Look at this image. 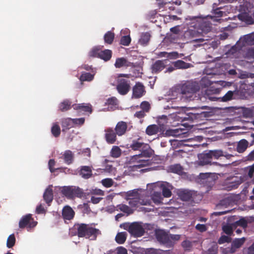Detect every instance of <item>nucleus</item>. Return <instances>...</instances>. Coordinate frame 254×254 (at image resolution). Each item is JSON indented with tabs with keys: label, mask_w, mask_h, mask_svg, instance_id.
I'll return each instance as SVG.
<instances>
[{
	"label": "nucleus",
	"mask_w": 254,
	"mask_h": 254,
	"mask_svg": "<svg viewBox=\"0 0 254 254\" xmlns=\"http://www.w3.org/2000/svg\"><path fill=\"white\" fill-rule=\"evenodd\" d=\"M69 234L72 236L84 238L90 241H95L101 235V231L93 224L75 223L70 229Z\"/></svg>",
	"instance_id": "obj_1"
},
{
	"label": "nucleus",
	"mask_w": 254,
	"mask_h": 254,
	"mask_svg": "<svg viewBox=\"0 0 254 254\" xmlns=\"http://www.w3.org/2000/svg\"><path fill=\"white\" fill-rule=\"evenodd\" d=\"M186 20H190V27L194 28V30L190 29L188 33L192 37H195L200 33H207L211 30V23L210 21L200 16H188Z\"/></svg>",
	"instance_id": "obj_2"
},
{
	"label": "nucleus",
	"mask_w": 254,
	"mask_h": 254,
	"mask_svg": "<svg viewBox=\"0 0 254 254\" xmlns=\"http://www.w3.org/2000/svg\"><path fill=\"white\" fill-rule=\"evenodd\" d=\"M155 236L160 243L169 248L173 247L175 243L179 241L181 237L180 235L168 234L163 230L157 231Z\"/></svg>",
	"instance_id": "obj_3"
},
{
	"label": "nucleus",
	"mask_w": 254,
	"mask_h": 254,
	"mask_svg": "<svg viewBox=\"0 0 254 254\" xmlns=\"http://www.w3.org/2000/svg\"><path fill=\"white\" fill-rule=\"evenodd\" d=\"M177 195L181 200L191 203H198L202 199V196L196 191L188 190H178Z\"/></svg>",
	"instance_id": "obj_4"
},
{
	"label": "nucleus",
	"mask_w": 254,
	"mask_h": 254,
	"mask_svg": "<svg viewBox=\"0 0 254 254\" xmlns=\"http://www.w3.org/2000/svg\"><path fill=\"white\" fill-rule=\"evenodd\" d=\"M61 191L62 194L67 198H82L85 196L83 190L75 186L64 187Z\"/></svg>",
	"instance_id": "obj_5"
},
{
	"label": "nucleus",
	"mask_w": 254,
	"mask_h": 254,
	"mask_svg": "<svg viewBox=\"0 0 254 254\" xmlns=\"http://www.w3.org/2000/svg\"><path fill=\"white\" fill-rule=\"evenodd\" d=\"M123 228L127 230L132 236L135 237L142 236L145 230L141 224L137 222L131 223H125L123 224Z\"/></svg>",
	"instance_id": "obj_6"
},
{
	"label": "nucleus",
	"mask_w": 254,
	"mask_h": 254,
	"mask_svg": "<svg viewBox=\"0 0 254 254\" xmlns=\"http://www.w3.org/2000/svg\"><path fill=\"white\" fill-rule=\"evenodd\" d=\"M200 89V85L198 82L188 81L183 84L181 87L182 94H193Z\"/></svg>",
	"instance_id": "obj_7"
},
{
	"label": "nucleus",
	"mask_w": 254,
	"mask_h": 254,
	"mask_svg": "<svg viewBox=\"0 0 254 254\" xmlns=\"http://www.w3.org/2000/svg\"><path fill=\"white\" fill-rule=\"evenodd\" d=\"M131 82L129 79L118 78L116 85V90L121 95H127L131 89Z\"/></svg>",
	"instance_id": "obj_8"
},
{
	"label": "nucleus",
	"mask_w": 254,
	"mask_h": 254,
	"mask_svg": "<svg viewBox=\"0 0 254 254\" xmlns=\"http://www.w3.org/2000/svg\"><path fill=\"white\" fill-rule=\"evenodd\" d=\"M198 165L199 166L214 165L217 166H222L221 164L217 162H212L211 155L209 151H205L198 155Z\"/></svg>",
	"instance_id": "obj_9"
},
{
	"label": "nucleus",
	"mask_w": 254,
	"mask_h": 254,
	"mask_svg": "<svg viewBox=\"0 0 254 254\" xmlns=\"http://www.w3.org/2000/svg\"><path fill=\"white\" fill-rule=\"evenodd\" d=\"M37 224L32 217L31 214H26L20 219L19 222V227L21 229L25 228H31L35 227Z\"/></svg>",
	"instance_id": "obj_10"
},
{
	"label": "nucleus",
	"mask_w": 254,
	"mask_h": 254,
	"mask_svg": "<svg viewBox=\"0 0 254 254\" xmlns=\"http://www.w3.org/2000/svg\"><path fill=\"white\" fill-rule=\"evenodd\" d=\"M242 181L237 177L233 176L228 178L224 182V189L227 190H231L238 188Z\"/></svg>",
	"instance_id": "obj_11"
},
{
	"label": "nucleus",
	"mask_w": 254,
	"mask_h": 254,
	"mask_svg": "<svg viewBox=\"0 0 254 254\" xmlns=\"http://www.w3.org/2000/svg\"><path fill=\"white\" fill-rule=\"evenodd\" d=\"M145 87L141 82H138L132 87V98L138 99L141 98L145 93Z\"/></svg>",
	"instance_id": "obj_12"
},
{
	"label": "nucleus",
	"mask_w": 254,
	"mask_h": 254,
	"mask_svg": "<svg viewBox=\"0 0 254 254\" xmlns=\"http://www.w3.org/2000/svg\"><path fill=\"white\" fill-rule=\"evenodd\" d=\"M165 130V126L163 125L160 124L159 126L151 125L146 127L145 132L147 135L151 136L156 134L158 132L163 133Z\"/></svg>",
	"instance_id": "obj_13"
},
{
	"label": "nucleus",
	"mask_w": 254,
	"mask_h": 254,
	"mask_svg": "<svg viewBox=\"0 0 254 254\" xmlns=\"http://www.w3.org/2000/svg\"><path fill=\"white\" fill-rule=\"evenodd\" d=\"M209 152L212 159H218L220 157L224 156L228 160H231L232 158L234 157V155L224 152L222 150H209Z\"/></svg>",
	"instance_id": "obj_14"
},
{
	"label": "nucleus",
	"mask_w": 254,
	"mask_h": 254,
	"mask_svg": "<svg viewBox=\"0 0 254 254\" xmlns=\"http://www.w3.org/2000/svg\"><path fill=\"white\" fill-rule=\"evenodd\" d=\"M72 107L74 110L78 111L79 113L91 114L92 112V106L90 104H75L72 105Z\"/></svg>",
	"instance_id": "obj_15"
},
{
	"label": "nucleus",
	"mask_w": 254,
	"mask_h": 254,
	"mask_svg": "<svg viewBox=\"0 0 254 254\" xmlns=\"http://www.w3.org/2000/svg\"><path fill=\"white\" fill-rule=\"evenodd\" d=\"M167 62V60L156 61L152 65L151 69L152 72L157 73L162 71L165 67Z\"/></svg>",
	"instance_id": "obj_16"
},
{
	"label": "nucleus",
	"mask_w": 254,
	"mask_h": 254,
	"mask_svg": "<svg viewBox=\"0 0 254 254\" xmlns=\"http://www.w3.org/2000/svg\"><path fill=\"white\" fill-rule=\"evenodd\" d=\"M132 161H135L136 162V164L133 165L132 166H130L131 168V170L134 171L137 169H139L143 167L148 166L151 164V161L149 159H142V158H139L138 159H133L132 158Z\"/></svg>",
	"instance_id": "obj_17"
},
{
	"label": "nucleus",
	"mask_w": 254,
	"mask_h": 254,
	"mask_svg": "<svg viewBox=\"0 0 254 254\" xmlns=\"http://www.w3.org/2000/svg\"><path fill=\"white\" fill-rule=\"evenodd\" d=\"M79 175L84 179H88L92 176V167L82 166L80 168Z\"/></svg>",
	"instance_id": "obj_18"
},
{
	"label": "nucleus",
	"mask_w": 254,
	"mask_h": 254,
	"mask_svg": "<svg viewBox=\"0 0 254 254\" xmlns=\"http://www.w3.org/2000/svg\"><path fill=\"white\" fill-rule=\"evenodd\" d=\"M105 138L108 143L113 144L116 140L117 134L111 128H107L105 130Z\"/></svg>",
	"instance_id": "obj_19"
},
{
	"label": "nucleus",
	"mask_w": 254,
	"mask_h": 254,
	"mask_svg": "<svg viewBox=\"0 0 254 254\" xmlns=\"http://www.w3.org/2000/svg\"><path fill=\"white\" fill-rule=\"evenodd\" d=\"M127 127V123L123 121L119 122L115 128V132L118 135L122 136L126 133Z\"/></svg>",
	"instance_id": "obj_20"
},
{
	"label": "nucleus",
	"mask_w": 254,
	"mask_h": 254,
	"mask_svg": "<svg viewBox=\"0 0 254 254\" xmlns=\"http://www.w3.org/2000/svg\"><path fill=\"white\" fill-rule=\"evenodd\" d=\"M74 215V212L69 206L64 207L62 211V216L64 219L70 220L72 219Z\"/></svg>",
	"instance_id": "obj_21"
},
{
	"label": "nucleus",
	"mask_w": 254,
	"mask_h": 254,
	"mask_svg": "<svg viewBox=\"0 0 254 254\" xmlns=\"http://www.w3.org/2000/svg\"><path fill=\"white\" fill-rule=\"evenodd\" d=\"M62 158L65 164L70 165L73 162L74 156L71 151L67 150L64 152Z\"/></svg>",
	"instance_id": "obj_22"
},
{
	"label": "nucleus",
	"mask_w": 254,
	"mask_h": 254,
	"mask_svg": "<svg viewBox=\"0 0 254 254\" xmlns=\"http://www.w3.org/2000/svg\"><path fill=\"white\" fill-rule=\"evenodd\" d=\"M238 90L235 89L234 91H228L221 98V101L222 102H228L235 98V96L238 95Z\"/></svg>",
	"instance_id": "obj_23"
},
{
	"label": "nucleus",
	"mask_w": 254,
	"mask_h": 254,
	"mask_svg": "<svg viewBox=\"0 0 254 254\" xmlns=\"http://www.w3.org/2000/svg\"><path fill=\"white\" fill-rule=\"evenodd\" d=\"M43 198L45 202L50 205V203L53 199V192L51 188L48 187L46 189L43 194Z\"/></svg>",
	"instance_id": "obj_24"
},
{
	"label": "nucleus",
	"mask_w": 254,
	"mask_h": 254,
	"mask_svg": "<svg viewBox=\"0 0 254 254\" xmlns=\"http://www.w3.org/2000/svg\"><path fill=\"white\" fill-rule=\"evenodd\" d=\"M172 64L176 67V69H187L192 66L191 64L186 63L181 60L174 62Z\"/></svg>",
	"instance_id": "obj_25"
},
{
	"label": "nucleus",
	"mask_w": 254,
	"mask_h": 254,
	"mask_svg": "<svg viewBox=\"0 0 254 254\" xmlns=\"http://www.w3.org/2000/svg\"><path fill=\"white\" fill-rule=\"evenodd\" d=\"M150 200H141L140 199L133 198L131 199L129 201V204L133 207H138L139 205H147L150 204Z\"/></svg>",
	"instance_id": "obj_26"
},
{
	"label": "nucleus",
	"mask_w": 254,
	"mask_h": 254,
	"mask_svg": "<svg viewBox=\"0 0 254 254\" xmlns=\"http://www.w3.org/2000/svg\"><path fill=\"white\" fill-rule=\"evenodd\" d=\"M73 119L67 118L64 119L62 121V127H63V131H64L66 130L73 127Z\"/></svg>",
	"instance_id": "obj_27"
},
{
	"label": "nucleus",
	"mask_w": 254,
	"mask_h": 254,
	"mask_svg": "<svg viewBox=\"0 0 254 254\" xmlns=\"http://www.w3.org/2000/svg\"><path fill=\"white\" fill-rule=\"evenodd\" d=\"M112 52L110 50L106 49L101 50L100 52L99 58L103 60L104 61H109L112 57Z\"/></svg>",
	"instance_id": "obj_28"
},
{
	"label": "nucleus",
	"mask_w": 254,
	"mask_h": 254,
	"mask_svg": "<svg viewBox=\"0 0 254 254\" xmlns=\"http://www.w3.org/2000/svg\"><path fill=\"white\" fill-rule=\"evenodd\" d=\"M248 146V142L246 139H242L239 141L237 146V151L239 153L244 152Z\"/></svg>",
	"instance_id": "obj_29"
},
{
	"label": "nucleus",
	"mask_w": 254,
	"mask_h": 254,
	"mask_svg": "<svg viewBox=\"0 0 254 254\" xmlns=\"http://www.w3.org/2000/svg\"><path fill=\"white\" fill-rule=\"evenodd\" d=\"M71 107V102L67 99L64 100L59 106V109L62 112L69 110Z\"/></svg>",
	"instance_id": "obj_30"
},
{
	"label": "nucleus",
	"mask_w": 254,
	"mask_h": 254,
	"mask_svg": "<svg viewBox=\"0 0 254 254\" xmlns=\"http://www.w3.org/2000/svg\"><path fill=\"white\" fill-rule=\"evenodd\" d=\"M244 45H254V34L251 33L245 35L243 38Z\"/></svg>",
	"instance_id": "obj_31"
},
{
	"label": "nucleus",
	"mask_w": 254,
	"mask_h": 254,
	"mask_svg": "<svg viewBox=\"0 0 254 254\" xmlns=\"http://www.w3.org/2000/svg\"><path fill=\"white\" fill-rule=\"evenodd\" d=\"M127 233L126 232H119L117 233L115 240L119 244H123L126 241Z\"/></svg>",
	"instance_id": "obj_32"
},
{
	"label": "nucleus",
	"mask_w": 254,
	"mask_h": 254,
	"mask_svg": "<svg viewBox=\"0 0 254 254\" xmlns=\"http://www.w3.org/2000/svg\"><path fill=\"white\" fill-rule=\"evenodd\" d=\"M152 155V150L150 148L143 150L141 153L138 155H134L133 159H138L139 158H145L150 157Z\"/></svg>",
	"instance_id": "obj_33"
},
{
	"label": "nucleus",
	"mask_w": 254,
	"mask_h": 254,
	"mask_svg": "<svg viewBox=\"0 0 254 254\" xmlns=\"http://www.w3.org/2000/svg\"><path fill=\"white\" fill-rule=\"evenodd\" d=\"M150 34L148 32L142 33L141 35L139 43L142 46L147 45L150 39Z\"/></svg>",
	"instance_id": "obj_34"
},
{
	"label": "nucleus",
	"mask_w": 254,
	"mask_h": 254,
	"mask_svg": "<svg viewBox=\"0 0 254 254\" xmlns=\"http://www.w3.org/2000/svg\"><path fill=\"white\" fill-rule=\"evenodd\" d=\"M117 210H120L127 214V215L133 213V210L126 204H121L117 206Z\"/></svg>",
	"instance_id": "obj_35"
},
{
	"label": "nucleus",
	"mask_w": 254,
	"mask_h": 254,
	"mask_svg": "<svg viewBox=\"0 0 254 254\" xmlns=\"http://www.w3.org/2000/svg\"><path fill=\"white\" fill-rule=\"evenodd\" d=\"M115 38V34L111 31H108L104 35L105 42L108 44H112Z\"/></svg>",
	"instance_id": "obj_36"
},
{
	"label": "nucleus",
	"mask_w": 254,
	"mask_h": 254,
	"mask_svg": "<svg viewBox=\"0 0 254 254\" xmlns=\"http://www.w3.org/2000/svg\"><path fill=\"white\" fill-rule=\"evenodd\" d=\"M143 144V142L139 141V139L133 140L131 144L130 145V148L133 150H138L142 147Z\"/></svg>",
	"instance_id": "obj_37"
},
{
	"label": "nucleus",
	"mask_w": 254,
	"mask_h": 254,
	"mask_svg": "<svg viewBox=\"0 0 254 254\" xmlns=\"http://www.w3.org/2000/svg\"><path fill=\"white\" fill-rule=\"evenodd\" d=\"M93 78L94 75L88 72H83L80 75L79 79L81 81H91Z\"/></svg>",
	"instance_id": "obj_38"
},
{
	"label": "nucleus",
	"mask_w": 254,
	"mask_h": 254,
	"mask_svg": "<svg viewBox=\"0 0 254 254\" xmlns=\"http://www.w3.org/2000/svg\"><path fill=\"white\" fill-rule=\"evenodd\" d=\"M169 169L171 172L180 174L183 171L182 167L178 164L172 165L169 166Z\"/></svg>",
	"instance_id": "obj_39"
},
{
	"label": "nucleus",
	"mask_w": 254,
	"mask_h": 254,
	"mask_svg": "<svg viewBox=\"0 0 254 254\" xmlns=\"http://www.w3.org/2000/svg\"><path fill=\"white\" fill-rule=\"evenodd\" d=\"M245 240L246 239L244 237L242 238H236L232 241L231 244L233 245L235 247L239 249L244 244Z\"/></svg>",
	"instance_id": "obj_40"
},
{
	"label": "nucleus",
	"mask_w": 254,
	"mask_h": 254,
	"mask_svg": "<svg viewBox=\"0 0 254 254\" xmlns=\"http://www.w3.org/2000/svg\"><path fill=\"white\" fill-rule=\"evenodd\" d=\"M127 65V61L124 58H117L116 60L115 66L116 68H121Z\"/></svg>",
	"instance_id": "obj_41"
},
{
	"label": "nucleus",
	"mask_w": 254,
	"mask_h": 254,
	"mask_svg": "<svg viewBox=\"0 0 254 254\" xmlns=\"http://www.w3.org/2000/svg\"><path fill=\"white\" fill-rule=\"evenodd\" d=\"M51 132L52 134L56 137L60 136L61 133V128L57 124H54L52 127Z\"/></svg>",
	"instance_id": "obj_42"
},
{
	"label": "nucleus",
	"mask_w": 254,
	"mask_h": 254,
	"mask_svg": "<svg viewBox=\"0 0 254 254\" xmlns=\"http://www.w3.org/2000/svg\"><path fill=\"white\" fill-rule=\"evenodd\" d=\"M216 4L214 3L213 5V9L212 12L215 15V16L216 17H221L223 15L224 12L221 11L220 9H222V7H215V5Z\"/></svg>",
	"instance_id": "obj_43"
},
{
	"label": "nucleus",
	"mask_w": 254,
	"mask_h": 254,
	"mask_svg": "<svg viewBox=\"0 0 254 254\" xmlns=\"http://www.w3.org/2000/svg\"><path fill=\"white\" fill-rule=\"evenodd\" d=\"M101 49L99 47H95L92 49L89 53V56L91 57H97L99 58Z\"/></svg>",
	"instance_id": "obj_44"
},
{
	"label": "nucleus",
	"mask_w": 254,
	"mask_h": 254,
	"mask_svg": "<svg viewBox=\"0 0 254 254\" xmlns=\"http://www.w3.org/2000/svg\"><path fill=\"white\" fill-rule=\"evenodd\" d=\"M15 238L14 234H11L9 236L7 239L6 246L8 248L13 247L15 243Z\"/></svg>",
	"instance_id": "obj_45"
},
{
	"label": "nucleus",
	"mask_w": 254,
	"mask_h": 254,
	"mask_svg": "<svg viewBox=\"0 0 254 254\" xmlns=\"http://www.w3.org/2000/svg\"><path fill=\"white\" fill-rule=\"evenodd\" d=\"M152 199L153 202L157 204L162 203V197L159 192H155L152 196Z\"/></svg>",
	"instance_id": "obj_46"
},
{
	"label": "nucleus",
	"mask_w": 254,
	"mask_h": 254,
	"mask_svg": "<svg viewBox=\"0 0 254 254\" xmlns=\"http://www.w3.org/2000/svg\"><path fill=\"white\" fill-rule=\"evenodd\" d=\"M121 154V149L118 146H114L111 151V155L114 158H118Z\"/></svg>",
	"instance_id": "obj_47"
},
{
	"label": "nucleus",
	"mask_w": 254,
	"mask_h": 254,
	"mask_svg": "<svg viewBox=\"0 0 254 254\" xmlns=\"http://www.w3.org/2000/svg\"><path fill=\"white\" fill-rule=\"evenodd\" d=\"M130 42H131V38H130V36L128 35H127V36H124L121 37L120 43L121 45L127 46L130 44Z\"/></svg>",
	"instance_id": "obj_48"
},
{
	"label": "nucleus",
	"mask_w": 254,
	"mask_h": 254,
	"mask_svg": "<svg viewBox=\"0 0 254 254\" xmlns=\"http://www.w3.org/2000/svg\"><path fill=\"white\" fill-rule=\"evenodd\" d=\"M237 248L235 247L233 245L231 244V247H227L224 249L223 251L224 254H233L236 252Z\"/></svg>",
	"instance_id": "obj_49"
},
{
	"label": "nucleus",
	"mask_w": 254,
	"mask_h": 254,
	"mask_svg": "<svg viewBox=\"0 0 254 254\" xmlns=\"http://www.w3.org/2000/svg\"><path fill=\"white\" fill-rule=\"evenodd\" d=\"M232 239L229 236L222 235L218 240L219 244H223L225 243H230L231 242Z\"/></svg>",
	"instance_id": "obj_50"
},
{
	"label": "nucleus",
	"mask_w": 254,
	"mask_h": 254,
	"mask_svg": "<svg viewBox=\"0 0 254 254\" xmlns=\"http://www.w3.org/2000/svg\"><path fill=\"white\" fill-rule=\"evenodd\" d=\"M245 57L248 60L254 59V48H249L247 50Z\"/></svg>",
	"instance_id": "obj_51"
},
{
	"label": "nucleus",
	"mask_w": 254,
	"mask_h": 254,
	"mask_svg": "<svg viewBox=\"0 0 254 254\" xmlns=\"http://www.w3.org/2000/svg\"><path fill=\"white\" fill-rule=\"evenodd\" d=\"M102 184L104 187L110 188L113 185L114 181L112 179L106 178L102 180Z\"/></svg>",
	"instance_id": "obj_52"
},
{
	"label": "nucleus",
	"mask_w": 254,
	"mask_h": 254,
	"mask_svg": "<svg viewBox=\"0 0 254 254\" xmlns=\"http://www.w3.org/2000/svg\"><path fill=\"white\" fill-rule=\"evenodd\" d=\"M237 226H240L243 228H246L248 226V221L244 218L240 219L239 220L235 222Z\"/></svg>",
	"instance_id": "obj_53"
},
{
	"label": "nucleus",
	"mask_w": 254,
	"mask_h": 254,
	"mask_svg": "<svg viewBox=\"0 0 254 254\" xmlns=\"http://www.w3.org/2000/svg\"><path fill=\"white\" fill-rule=\"evenodd\" d=\"M223 231L228 235L231 236L233 233V228L231 226L226 225L222 227Z\"/></svg>",
	"instance_id": "obj_54"
},
{
	"label": "nucleus",
	"mask_w": 254,
	"mask_h": 254,
	"mask_svg": "<svg viewBox=\"0 0 254 254\" xmlns=\"http://www.w3.org/2000/svg\"><path fill=\"white\" fill-rule=\"evenodd\" d=\"M105 104L108 105H117L118 104V100L115 97H112L106 100Z\"/></svg>",
	"instance_id": "obj_55"
},
{
	"label": "nucleus",
	"mask_w": 254,
	"mask_h": 254,
	"mask_svg": "<svg viewBox=\"0 0 254 254\" xmlns=\"http://www.w3.org/2000/svg\"><path fill=\"white\" fill-rule=\"evenodd\" d=\"M182 54H179L177 52H172L171 53H168L167 58L170 59H176L182 57Z\"/></svg>",
	"instance_id": "obj_56"
},
{
	"label": "nucleus",
	"mask_w": 254,
	"mask_h": 254,
	"mask_svg": "<svg viewBox=\"0 0 254 254\" xmlns=\"http://www.w3.org/2000/svg\"><path fill=\"white\" fill-rule=\"evenodd\" d=\"M140 108L143 111H144L145 112H148L150 110V105L148 102L143 101L140 104Z\"/></svg>",
	"instance_id": "obj_57"
},
{
	"label": "nucleus",
	"mask_w": 254,
	"mask_h": 254,
	"mask_svg": "<svg viewBox=\"0 0 254 254\" xmlns=\"http://www.w3.org/2000/svg\"><path fill=\"white\" fill-rule=\"evenodd\" d=\"M182 247L186 251H189L192 247L191 243L189 241H184L182 243Z\"/></svg>",
	"instance_id": "obj_58"
},
{
	"label": "nucleus",
	"mask_w": 254,
	"mask_h": 254,
	"mask_svg": "<svg viewBox=\"0 0 254 254\" xmlns=\"http://www.w3.org/2000/svg\"><path fill=\"white\" fill-rule=\"evenodd\" d=\"M73 119V125L81 126L84 124L85 122V119L84 118H81L79 119Z\"/></svg>",
	"instance_id": "obj_59"
},
{
	"label": "nucleus",
	"mask_w": 254,
	"mask_h": 254,
	"mask_svg": "<svg viewBox=\"0 0 254 254\" xmlns=\"http://www.w3.org/2000/svg\"><path fill=\"white\" fill-rule=\"evenodd\" d=\"M162 194L165 197H169L171 196L172 192L170 189L164 187L162 189Z\"/></svg>",
	"instance_id": "obj_60"
},
{
	"label": "nucleus",
	"mask_w": 254,
	"mask_h": 254,
	"mask_svg": "<svg viewBox=\"0 0 254 254\" xmlns=\"http://www.w3.org/2000/svg\"><path fill=\"white\" fill-rule=\"evenodd\" d=\"M56 164V162L54 159H50L48 163V166L50 169V171L51 173L55 172L56 169L54 168V166Z\"/></svg>",
	"instance_id": "obj_61"
},
{
	"label": "nucleus",
	"mask_w": 254,
	"mask_h": 254,
	"mask_svg": "<svg viewBox=\"0 0 254 254\" xmlns=\"http://www.w3.org/2000/svg\"><path fill=\"white\" fill-rule=\"evenodd\" d=\"M243 114L246 117H251L253 115V112L252 110L249 108H245L243 110Z\"/></svg>",
	"instance_id": "obj_62"
},
{
	"label": "nucleus",
	"mask_w": 254,
	"mask_h": 254,
	"mask_svg": "<svg viewBox=\"0 0 254 254\" xmlns=\"http://www.w3.org/2000/svg\"><path fill=\"white\" fill-rule=\"evenodd\" d=\"M248 177L251 179L253 183H254V166L252 165L250 167L248 174Z\"/></svg>",
	"instance_id": "obj_63"
},
{
	"label": "nucleus",
	"mask_w": 254,
	"mask_h": 254,
	"mask_svg": "<svg viewBox=\"0 0 254 254\" xmlns=\"http://www.w3.org/2000/svg\"><path fill=\"white\" fill-rule=\"evenodd\" d=\"M168 118L166 115H162L161 116H159L158 118V121L159 123V125H163L164 126V124L167 123Z\"/></svg>",
	"instance_id": "obj_64"
}]
</instances>
